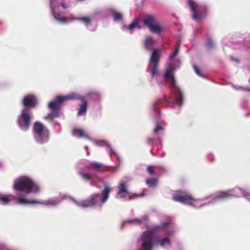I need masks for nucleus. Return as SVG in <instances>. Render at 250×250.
I'll return each instance as SVG.
<instances>
[{
  "instance_id": "nucleus-1",
  "label": "nucleus",
  "mask_w": 250,
  "mask_h": 250,
  "mask_svg": "<svg viewBox=\"0 0 250 250\" xmlns=\"http://www.w3.org/2000/svg\"><path fill=\"white\" fill-rule=\"evenodd\" d=\"M14 189L19 192L24 190L27 193L39 192L40 188L32 179L27 177L21 178L16 181L13 185Z\"/></svg>"
},
{
  "instance_id": "nucleus-2",
  "label": "nucleus",
  "mask_w": 250,
  "mask_h": 250,
  "mask_svg": "<svg viewBox=\"0 0 250 250\" xmlns=\"http://www.w3.org/2000/svg\"><path fill=\"white\" fill-rule=\"evenodd\" d=\"M77 99H78V96L77 94L74 93H71L65 96H57L55 101L49 103L48 107L52 110V112L48 114L47 117L51 120L58 117L62 103L66 101L75 100Z\"/></svg>"
},
{
  "instance_id": "nucleus-3",
  "label": "nucleus",
  "mask_w": 250,
  "mask_h": 250,
  "mask_svg": "<svg viewBox=\"0 0 250 250\" xmlns=\"http://www.w3.org/2000/svg\"><path fill=\"white\" fill-rule=\"evenodd\" d=\"M176 67L174 64H170L165 70L164 77L166 80L170 79L169 82L172 88H173L177 103L179 105H182L184 100V96L183 92L180 88L176 85V81L175 79L174 75L173 74V72L174 71Z\"/></svg>"
},
{
  "instance_id": "nucleus-4",
  "label": "nucleus",
  "mask_w": 250,
  "mask_h": 250,
  "mask_svg": "<svg viewBox=\"0 0 250 250\" xmlns=\"http://www.w3.org/2000/svg\"><path fill=\"white\" fill-rule=\"evenodd\" d=\"M33 132L35 141L43 144L48 142L49 137L48 130L40 122H36L33 126Z\"/></svg>"
},
{
  "instance_id": "nucleus-5",
  "label": "nucleus",
  "mask_w": 250,
  "mask_h": 250,
  "mask_svg": "<svg viewBox=\"0 0 250 250\" xmlns=\"http://www.w3.org/2000/svg\"><path fill=\"white\" fill-rule=\"evenodd\" d=\"M172 200L175 202L188 204L195 208L201 206V200L194 198L189 193L184 191H179L173 194Z\"/></svg>"
},
{
  "instance_id": "nucleus-6",
  "label": "nucleus",
  "mask_w": 250,
  "mask_h": 250,
  "mask_svg": "<svg viewBox=\"0 0 250 250\" xmlns=\"http://www.w3.org/2000/svg\"><path fill=\"white\" fill-rule=\"evenodd\" d=\"M143 22L153 33L160 34L163 30L162 27L157 23L156 18L152 15H146L143 18Z\"/></svg>"
},
{
  "instance_id": "nucleus-7",
  "label": "nucleus",
  "mask_w": 250,
  "mask_h": 250,
  "mask_svg": "<svg viewBox=\"0 0 250 250\" xmlns=\"http://www.w3.org/2000/svg\"><path fill=\"white\" fill-rule=\"evenodd\" d=\"M160 58L158 50L153 49L149 59V72L152 77L157 76L158 74V69Z\"/></svg>"
},
{
  "instance_id": "nucleus-8",
  "label": "nucleus",
  "mask_w": 250,
  "mask_h": 250,
  "mask_svg": "<svg viewBox=\"0 0 250 250\" xmlns=\"http://www.w3.org/2000/svg\"><path fill=\"white\" fill-rule=\"evenodd\" d=\"M18 203L20 204L26 205V204H43L45 205H53L55 206L60 203L59 200H55L54 199H50L48 201H45L42 203L35 200H28L26 198V195L22 194H18L17 195Z\"/></svg>"
},
{
  "instance_id": "nucleus-9",
  "label": "nucleus",
  "mask_w": 250,
  "mask_h": 250,
  "mask_svg": "<svg viewBox=\"0 0 250 250\" xmlns=\"http://www.w3.org/2000/svg\"><path fill=\"white\" fill-rule=\"evenodd\" d=\"M31 115L25 111H21V115L18 117L17 123L20 128L24 131H27L31 124Z\"/></svg>"
},
{
  "instance_id": "nucleus-10",
  "label": "nucleus",
  "mask_w": 250,
  "mask_h": 250,
  "mask_svg": "<svg viewBox=\"0 0 250 250\" xmlns=\"http://www.w3.org/2000/svg\"><path fill=\"white\" fill-rule=\"evenodd\" d=\"M189 4L192 12L193 19L194 20L199 21L206 17V11L205 10L202 11L199 9L197 3L193 0H189Z\"/></svg>"
},
{
  "instance_id": "nucleus-11",
  "label": "nucleus",
  "mask_w": 250,
  "mask_h": 250,
  "mask_svg": "<svg viewBox=\"0 0 250 250\" xmlns=\"http://www.w3.org/2000/svg\"><path fill=\"white\" fill-rule=\"evenodd\" d=\"M153 236V233L151 231H146L143 233L142 236V246L140 250H152Z\"/></svg>"
},
{
  "instance_id": "nucleus-12",
  "label": "nucleus",
  "mask_w": 250,
  "mask_h": 250,
  "mask_svg": "<svg viewBox=\"0 0 250 250\" xmlns=\"http://www.w3.org/2000/svg\"><path fill=\"white\" fill-rule=\"evenodd\" d=\"M99 197V194L94 193L91 195L89 198L76 202V204L77 206L82 208L91 207L98 204Z\"/></svg>"
},
{
  "instance_id": "nucleus-13",
  "label": "nucleus",
  "mask_w": 250,
  "mask_h": 250,
  "mask_svg": "<svg viewBox=\"0 0 250 250\" xmlns=\"http://www.w3.org/2000/svg\"><path fill=\"white\" fill-rule=\"evenodd\" d=\"M37 104L36 98L32 95L25 96L22 100V104L25 108H34Z\"/></svg>"
},
{
  "instance_id": "nucleus-14",
  "label": "nucleus",
  "mask_w": 250,
  "mask_h": 250,
  "mask_svg": "<svg viewBox=\"0 0 250 250\" xmlns=\"http://www.w3.org/2000/svg\"><path fill=\"white\" fill-rule=\"evenodd\" d=\"M86 168L93 170L95 172L98 173H103L108 170L107 167L105 166L102 163H98L96 162H91L87 166Z\"/></svg>"
},
{
  "instance_id": "nucleus-15",
  "label": "nucleus",
  "mask_w": 250,
  "mask_h": 250,
  "mask_svg": "<svg viewBox=\"0 0 250 250\" xmlns=\"http://www.w3.org/2000/svg\"><path fill=\"white\" fill-rule=\"evenodd\" d=\"M118 191L117 194L120 195V198H124L125 195L124 194H129L130 192L127 189V182L124 180H121L118 186Z\"/></svg>"
},
{
  "instance_id": "nucleus-16",
  "label": "nucleus",
  "mask_w": 250,
  "mask_h": 250,
  "mask_svg": "<svg viewBox=\"0 0 250 250\" xmlns=\"http://www.w3.org/2000/svg\"><path fill=\"white\" fill-rule=\"evenodd\" d=\"M77 96H78V99L77 100H80L82 102V104L80 105L78 111V115L82 116L84 115L87 111L88 108V102L84 97H80L78 95H77Z\"/></svg>"
},
{
  "instance_id": "nucleus-17",
  "label": "nucleus",
  "mask_w": 250,
  "mask_h": 250,
  "mask_svg": "<svg viewBox=\"0 0 250 250\" xmlns=\"http://www.w3.org/2000/svg\"><path fill=\"white\" fill-rule=\"evenodd\" d=\"M232 196L233 195L230 194L229 191H220L216 193L212 199L214 201H222L231 198Z\"/></svg>"
},
{
  "instance_id": "nucleus-18",
  "label": "nucleus",
  "mask_w": 250,
  "mask_h": 250,
  "mask_svg": "<svg viewBox=\"0 0 250 250\" xmlns=\"http://www.w3.org/2000/svg\"><path fill=\"white\" fill-rule=\"evenodd\" d=\"M112 188L109 186L107 184H105L104 185V188L102 191V199L101 202L102 203H105L108 199L109 195V193L112 190Z\"/></svg>"
},
{
  "instance_id": "nucleus-19",
  "label": "nucleus",
  "mask_w": 250,
  "mask_h": 250,
  "mask_svg": "<svg viewBox=\"0 0 250 250\" xmlns=\"http://www.w3.org/2000/svg\"><path fill=\"white\" fill-rule=\"evenodd\" d=\"M79 176L82 180L85 182H89L90 183L96 182V180L94 178V176L84 171H80L79 172Z\"/></svg>"
},
{
  "instance_id": "nucleus-20",
  "label": "nucleus",
  "mask_w": 250,
  "mask_h": 250,
  "mask_svg": "<svg viewBox=\"0 0 250 250\" xmlns=\"http://www.w3.org/2000/svg\"><path fill=\"white\" fill-rule=\"evenodd\" d=\"M12 197L11 194L3 195L0 193V204L2 205L8 204L12 201Z\"/></svg>"
},
{
  "instance_id": "nucleus-21",
  "label": "nucleus",
  "mask_w": 250,
  "mask_h": 250,
  "mask_svg": "<svg viewBox=\"0 0 250 250\" xmlns=\"http://www.w3.org/2000/svg\"><path fill=\"white\" fill-rule=\"evenodd\" d=\"M144 44L147 49L150 50L154 44V41L152 38L150 36L147 37L145 40Z\"/></svg>"
},
{
  "instance_id": "nucleus-22",
  "label": "nucleus",
  "mask_w": 250,
  "mask_h": 250,
  "mask_svg": "<svg viewBox=\"0 0 250 250\" xmlns=\"http://www.w3.org/2000/svg\"><path fill=\"white\" fill-rule=\"evenodd\" d=\"M73 134L78 137L79 138H88V136L85 133V132L80 129H74L73 130Z\"/></svg>"
},
{
  "instance_id": "nucleus-23",
  "label": "nucleus",
  "mask_w": 250,
  "mask_h": 250,
  "mask_svg": "<svg viewBox=\"0 0 250 250\" xmlns=\"http://www.w3.org/2000/svg\"><path fill=\"white\" fill-rule=\"evenodd\" d=\"M158 180L157 178H148L146 180V184L149 188H155Z\"/></svg>"
},
{
  "instance_id": "nucleus-24",
  "label": "nucleus",
  "mask_w": 250,
  "mask_h": 250,
  "mask_svg": "<svg viewBox=\"0 0 250 250\" xmlns=\"http://www.w3.org/2000/svg\"><path fill=\"white\" fill-rule=\"evenodd\" d=\"M166 101L168 102V100L166 99L165 96L163 98H159L156 101H155L152 105L153 109L155 111L157 110V106L160 104V103Z\"/></svg>"
},
{
  "instance_id": "nucleus-25",
  "label": "nucleus",
  "mask_w": 250,
  "mask_h": 250,
  "mask_svg": "<svg viewBox=\"0 0 250 250\" xmlns=\"http://www.w3.org/2000/svg\"><path fill=\"white\" fill-rule=\"evenodd\" d=\"M73 19L75 20H78L82 21L83 23H84L85 25H88L90 24L91 23V20L90 18L87 17H84L82 18H74Z\"/></svg>"
},
{
  "instance_id": "nucleus-26",
  "label": "nucleus",
  "mask_w": 250,
  "mask_h": 250,
  "mask_svg": "<svg viewBox=\"0 0 250 250\" xmlns=\"http://www.w3.org/2000/svg\"><path fill=\"white\" fill-rule=\"evenodd\" d=\"M140 21L139 18H135L133 20V21L129 24L128 29L130 30H132L134 29Z\"/></svg>"
},
{
  "instance_id": "nucleus-27",
  "label": "nucleus",
  "mask_w": 250,
  "mask_h": 250,
  "mask_svg": "<svg viewBox=\"0 0 250 250\" xmlns=\"http://www.w3.org/2000/svg\"><path fill=\"white\" fill-rule=\"evenodd\" d=\"M95 144L96 146H107V147H110V145L108 144V142L103 140L97 141L95 142Z\"/></svg>"
},
{
  "instance_id": "nucleus-28",
  "label": "nucleus",
  "mask_w": 250,
  "mask_h": 250,
  "mask_svg": "<svg viewBox=\"0 0 250 250\" xmlns=\"http://www.w3.org/2000/svg\"><path fill=\"white\" fill-rule=\"evenodd\" d=\"M158 243L160 244V245L164 247L166 244H170V239L167 237L165 238L164 239H162V240L158 241Z\"/></svg>"
},
{
  "instance_id": "nucleus-29",
  "label": "nucleus",
  "mask_w": 250,
  "mask_h": 250,
  "mask_svg": "<svg viewBox=\"0 0 250 250\" xmlns=\"http://www.w3.org/2000/svg\"><path fill=\"white\" fill-rule=\"evenodd\" d=\"M179 49L180 46L179 45H178L175 51L173 52V53L169 56L168 59L169 60H171L176 57V56L178 55L179 53Z\"/></svg>"
},
{
  "instance_id": "nucleus-30",
  "label": "nucleus",
  "mask_w": 250,
  "mask_h": 250,
  "mask_svg": "<svg viewBox=\"0 0 250 250\" xmlns=\"http://www.w3.org/2000/svg\"><path fill=\"white\" fill-rule=\"evenodd\" d=\"M113 17H114V20L115 21L120 20L123 18V16L121 13L116 12V11H115L113 13Z\"/></svg>"
},
{
  "instance_id": "nucleus-31",
  "label": "nucleus",
  "mask_w": 250,
  "mask_h": 250,
  "mask_svg": "<svg viewBox=\"0 0 250 250\" xmlns=\"http://www.w3.org/2000/svg\"><path fill=\"white\" fill-rule=\"evenodd\" d=\"M170 222L168 221L163 223L161 225L155 227V228H154V229L158 230L161 229H164L168 226Z\"/></svg>"
},
{
  "instance_id": "nucleus-32",
  "label": "nucleus",
  "mask_w": 250,
  "mask_h": 250,
  "mask_svg": "<svg viewBox=\"0 0 250 250\" xmlns=\"http://www.w3.org/2000/svg\"><path fill=\"white\" fill-rule=\"evenodd\" d=\"M154 166H149L147 168V171L150 176H153L156 175V173L154 171Z\"/></svg>"
},
{
  "instance_id": "nucleus-33",
  "label": "nucleus",
  "mask_w": 250,
  "mask_h": 250,
  "mask_svg": "<svg viewBox=\"0 0 250 250\" xmlns=\"http://www.w3.org/2000/svg\"><path fill=\"white\" fill-rule=\"evenodd\" d=\"M164 129V127L158 123H157L156 126L153 130V132L158 134V132Z\"/></svg>"
},
{
  "instance_id": "nucleus-34",
  "label": "nucleus",
  "mask_w": 250,
  "mask_h": 250,
  "mask_svg": "<svg viewBox=\"0 0 250 250\" xmlns=\"http://www.w3.org/2000/svg\"><path fill=\"white\" fill-rule=\"evenodd\" d=\"M206 45L209 48H213L214 47V42L211 39H208L206 43Z\"/></svg>"
},
{
  "instance_id": "nucleus-35",
  "label": "nucleus",
  "mask_w": 250,
  "mask_h": 250,
  "mask_svg": "<svg viewBox=\"0 0 250 250\" xmlns=\"http://www.w3.org/2000/svg\"><path fill=\"white\" fill-rule=\"evenodd\" d=\"M154 140L150 137H147L146 138V143L148 145H153L154 144Z\"/></svg>"
},
{
  "instance_id": "nucleus-36",
  "label": "nucleus",
  "mask_w": 250,
  "mask_h": 250,
  "mask_svg": "<svg viewBox=\"0 0 250 250\" xmlns=\"http://www.w3.org/2000/svg\"><path fill=\"white\" fill-rule=\"evenodd\" d=\"M193 68H194V70L195 72L198 75H199L200 76H202L200 70L199 69V68L197 66L194 65Z\"/></svg>"
},
{
  "instance_id": "nucleus-37",
  "label": "nucleus",
  "mask_w": 250,
  "mask_h": 250,
  "mask_svg": "<svg viewBox=\"0 0 250 250\" xmlns=\"http://www.w3.org/2000/svg\"><path fill=\"white\" fill-rule=\"evenodd\" d=\"M57 18L58 21L62 22V23H65L67 21V20L68 19H69L68 18H63V17Z\"/></svg>"
},
{
  "instance_id": "nucleus-38",
  "label": "nucleus",
  "mask_w": 250,
  "mask_h": 250,
  "mask_svg": "<svg viewBox=\"0 0 250 250\" xmlns=\"http://www.w3.org/2000/svg\"><path fill=\"white\" fill-rule=\"evenodd\" d=\"M51 12H52V14L53 17L57 21V18H61L60 14H56L53 9H52Z\"/></svg>"
},
{
  "instance_id": "nucleus-39",
  "label": "nucleus",
  "mask_w": 250,
  "mask_h": 250,
  "mask_svg": "<svg viewBox=\"0 0 250 250\" xmlns=\"http://www.w3.org/2000/svg\"><path fill=\"white\" fill-rule=\"evenodd\" d=\"M6 249V247L5 245L2 244H0V250H5Z\"/></svg>"
},
{
  "instance_id": "nucleus-40",
  "label": "nucleus",
  "mask_w": 250,
  "mask_h": 250,
  "mask_svg": "<svg viewBox=\"0 0 250 250\" xmlns=\"http://www.w3.org/2000/svg\"><path fill=\"white\" fill-rule=\"evenodd\" d=\"M110 148V154H115V153L114 151V150L112 149V148L111 147V146L110 145V147H108Z\"/></svg>"
},
{
  "instance_id": "nucleus-41",
  "label": "nucleus",
  "mask_w": 250,
  "mask_h": 250,
  "mask_svg": "<svg viewBox=\"0 0 250 250\" xmlns=\"http://www.w3.org/2000/svg\"><path fill=\"white\" fill-rule=\"evenodd\" d=\"M62 6L63 8H67L68 6L66 5L64 2V1H62Z\"/></svg>"
},
{
  "instance_id": "nucleus-42",
  "label": "nucleus",
  "mask_w": 250,
  "mask_h": 250,
  "mask_svg": "<svg viewBox=\"0 0 250 250\" xmlns=\"http://www.w3.org/2000/svg\"><path fill=\"white\" fill-rule=\"evenodd\" d=\"M231 60H233V61H235V62H239V60H238L237 59H234V58H232V57H231Z\"/></svg>"
},
{
  "instance_id": "nucleus-43",
  "label": "nucleus",
  "mask_w": 250,
  "mask_h": 250,
  "mask_svg": "<svg viewBox=\"0 0 250 250\" xmlns=\"http://www.w3.org/2000/svg\"><path fill=\"white\" fill-rule=\"evenodd\" d=\"M135 221H136V220H129V221H128V222H129L130 223H132L133 222H135Z\"/></svg>"
},
{
  "instance_id": "nucleus-44",
  "label": "nucleus",
  "mask_w": 250,
  "mask_h": 250,
  "mask_svg": "<svg viewBox=\"0 0 250 250\" xmlns=\"http://www.w3.org/2000/svg\"><path fill=\"white\" fill-rule=\"evenodd\" d=\"M133 199V198L131 197L130 195H129V198H128V200H131Z\"/></svg>"
},
{
  "instance_id": "nucleus-45",
  "label": "nucleus",
  "mask_w": 250,
  "mask_h": 250,
  "mask_svg": "<svg viewBox=\"0 0 250 250\" xmlns=\"http://www.w3.org/2000/svg\"><path fill=\"white\" fill-rule=\"evenodd\" d=\"M2 22L0 21V24H1Z\"/></svg>"
}]
</instances>
